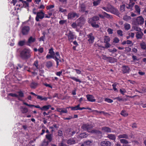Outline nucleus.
<instances>
[{
  "label": "nucleus",
  "mask_w": 146,
  "mask_h": 146,
  "mask_svg": "<svg viewBox=\"0 0 146 146\" xmlns=\"http://www.w3.org/2000/svg\"><path fill=\"white\" fill-rule=\"evenodd\" d=\"M92 127V125L87 123L84 124L82 126V129L84 130L87 131L88 132L92 133H96L97 135H101V132L98 130L94 129L91 130Z\"/></svg>",
  "instance_id": "1"
},
{
  "label": "nucleus",
  "mask_w": 146,
  "mask_h": 146,
  "mask_svg": "<svg viewBox=\"0 0 146 146\" xmlns=\"http://www.w3.org/2000/svg\"><path fill=\"white\" fill-rule=\"evenodd\" d=\"M21 57L24 59H28L31 57V50L29 49L25 48L20 53Z\"/></svg>",
  "instance_id": "2"
},
{
  "label": "nucleus",
  "mask_w": 146,
  "mask_h": 146,
  "mask_svg": "<svg viewBox=\"0 0 146 146\" xmlns=\"http://www.w3.org/2000/svg\"><path fill=\"white\" fill-rule=\"evenodd\" d=\"M144 19L142 16H139L134 21V24L136 26L143 25L144 23Z\"/></svg>",
  "instance_id": "3"
},
{
  "label": "nucleus",
  "mask_w": 146,
  "mask_h": 146,
  "mask_svg": "<svg viewBox=\"0 0 146 146\" xmlns=\"http://www.w3.org/2000/svg\"><path fill=\"white\" fill-rule=\"evenodd\" d=\"M85 20L84 17L83 15H82L76 21V23L78 25L79 27H81L84 25Z\"/></svg>",
  "instance_id": "4"
},
{
  "label": "nucleus",
  "mask_w": 146,
  "mask_h": 146,
  "mask_svg": "<svg viewBox=\"0 0 146 146\" xmlns=\"http://www.w3.org/2000/svg\"><path fill=\"white\" fill-rule=\"evenodd\" d=\"M79 16V14L74 12L69 13L68 15V19H72L75 17H78Z\"/></svg>",
  "instance_id": "5"
},
{
  "label": "nucleus",
  "mask_w": 146,
  "mask_h": 146,
  "mask_svg": "<svg viewBox=\"0 0 146 146\" xmlns=\"http://www.w3.org/2000/svg\"><path fill=\"white\" fill-rule=\"evenodd\" d=\"M44 14L41 11L40 12H37L35 18L36 20L37 21H39V19H42L44 17Z\"/></svg>",
  "instance_id": "6"
},
{
  "label": "nucleus",
  "mask_w": 146,
  "mask_h": 146,
  "mask_svg": "<svg viewBox=\"0 0 146 146\" xmlns=\"http://www.w3.org/2000/svg\"><path fill=\"white\" fill-rule=\"evenodd\" d=\"M108 12H110L114 14H115L117 12V10L110 4L108 5Z\"/></svg>",
  "instance_id": "7"
},
{
  "label": "nucleus",
  "mask_w": 146,
  "mask_h": 146,
  "mask_svg": "<svg viewBox=\"0 0 146 146\" xmlns=\"http://www.w3.org/2000/svg\"><path fill=\"white\" fill-rule=\"evenodd\" d=\"M30 28L29 26H24L21 29V32L23 35H27L30 31Z\"/></svg>",
  "instance_id": "8"
},
{
  "label": "nucleus",
  "mask_w": 146,
  "mask_h": 146,
  "mask_svg": "<svg viewBox=\"0 0 146 146\" xmlns=\"http://www.w3.org/2000/svg\"><path fill=\"white\" fill-rule=\"evenodd\" d=\"M88 38V41L90 44L93 43L94 41L95 38L93 36L92 33H90V34L87 35Z\"/></svg>",
  "instance_id": "9"
},
{
  "label": "nucleus",
  "mask_w": 146,
  "mask_h": 146,
  "mask_svg": "<svg viewBox=\"0 0 146 146\" xmlns=\"http://www.w3.org/2000/svg\"><path fill=\"white\" fill-rule=\"evenodd\" d=\"M111 142L108 141H101L100 143L101 146H111Z\"/></svg>",
  "instance_id": "10"
},
{
  "label": "nucleus",
  "mask_w": 146,
  "mask_h": 146,
  "mask_svg": "<svg viewBox=\"0 0 146 146\" xmlns=\"http://www.w3.org/2000/svg\"><path fill=\"white\" fill-rule=\"evenodd\" d=\"M68 39L70 41L72 42L74 38V35L73 33L71 31H70L68 35Z\"/></svg>",
  "instance_id": "11"
},
{
  "label": "nucleus",
  "mask_w": 146,
  "mask_h": 146,
  "mask_svg": "<svg viewBox=\"0 0 146 146\" xmlns=\"http://www.w3.org/2000/svg\"><path fill=\"white\" fill-rule=\"evenodd\" d=\"M35 38H33L32 36L30 37L28 39V41L26 42V44L27 45L30 46V44L33 42H34L35 41Z\"/></svg>",
  "instance_id": "12"
},
{
  "label": "nucleus",
  "mask_w": 146,
  "mask_h": 146,
  "mask_svg": "<svg viewBox=\"0 0 146 146\" xmlns=\"http://www.w3.org/2000/svg\"><path fill=\"white\" fill-rule=\"evenodd\" d=\"M87 100L90 102H94L96 101V99H94V97L92 95L88 94L86 96Z\"/></svg>",
  "instance_id": "13"
},
{
  "label": "nucleus",
  "mask_w": 146,
  "mask_h": 146,
  "mask_svg": "<svg viewBox=\"0 0 146 146\" xmlns=\"http://www.w3.org/2000/svg\"><path fill=\"white\" fill-rule=\"evenodd\" d=\"M122 68L123 73H125L129 72L130 69L127 66H122Z\"/></svg>",
  "instance_id": "14"
},
{
  "label": "nucleus",
  "mask_w": 146,
  "mask_h": 146,
  "mask_svg": "<svg viewBox=\"0 0 146 146\" xmlns=\"http://www.w3.org/2000/svg\"><path fill=\"white\" fill-rule=\"evenodd\" d=\"M99 19V18L98 16H95L92 18L90 19L88 21V23H92V22H95Z\"/></svg>",
  "instance_id": "15"
},
{
  "label": "nucleus",
  "mask_w": 146,
  "mask_h": 146,
  "mask_svg": "<svg viewBox=\"0 0 146 146\" xmlns=\"http://www.w3.org/2000/svg\"><path fill=\"white\" fill-rule=\"evenodd\" d=\"M18 94L17 98L19 100L21 101V100L20 98H23L24 97V94L23 92L21 91H20L17 92Z\"/></svg>",
  "instance_id": "16"
},
{
  "label": "nucleus",
  "mask_w": 146,
  "mask_h": 146,
  "mask_svg": "<svg viewBox=\"0 0 146 146\" xmlns=\"http://www.w3.org/2000/svg\"><path fill=\"white\" fill-rule=\"evenodd\" d=\"M143 35V33L141 31L137 32L136 33V37L137 39H141Z\"/></svg>",
  "instance_id": "17"
},
{
  "label": "nucleus",
  "mask_w": 146,
  "mask_h": 146,
  "mask_svg": "<svg viewBox=\"0 0 146 146\" xmlns=\"http://www.w3.org/2000/svg\"><path fill=\"white\" fill-rule=\"evenodd\" d=\"M80 11L82 12L83 13L84 12V11L86 10V6L85 4H82L80 5Z\"/></svg>",
  "instance_id": "18"
},
{
  "label": "nucleus",
  "mask_w": 146,
  "mask_h": 146,
  "mask_svg": "<svg viewBox=\"0 0 146 146\" xmlns=\"http://www.w3.org/2000/svg\"><path fill=\"white\" fill-rule=\"evenodd\" d=\"M117 60L115 58L111 57H108V61L110 63H113L117 62Z\"/></svg>",
  "instance_id": "19"
},
{
  "label": "nucleus",
  "mask_w": 146,
  "mask_h": 146,
  "mask_svg": "<svg viewBox=\"0 0 146 146\" xmlns=\"http://www.w3.org/2000/svg\"><path fill=\"white\" fill-rule=\"evenodd\" d=\"M67 143L68 144L72 145L75 143L76 141L74 139L71 138L67 141Z\"/></svg>",
  "instance_id": "20"
},
{
  "label": "nucleus",
  "mask_w": 146,
  "mask_h": 146,
  "mask_svg": "<svg viewBox=\"0 0 146 146\" xmlns=\"http://www.w3.org/2000/svg\"><path fill=\"white\" fill-rule=\"evenodd\" d=\"M51 106L49 105L46 106H44L42 107H41V110L42 111H46L48 110L51 107Z\"/></svg>",
  "instance_id": "21"
},
{
  "label": "nucleus",
  "mask_w": 146,
  "mask_h": 146,
  "mask_svg": "<svg viewBox=\"0 0 146 146\" xmlns=\"http://www.w3.org/2000/svg\"><path fill=\"white\" fill-rule=\"evenodd\" d=\"M52 135L51 134H49L46 135V138L48 140V141L49 142H51L52 140Z\"/></svg>",
  "instance_id": "22"
},
{
  "label": "nucleus",
  "mask_w": 146,
  "mask_h": 146,
  "mask_svg": "<svg viewBox=\"0 0 146 146\" xmlns=\"http://www.w3.org/2000/svg\"><path fill=\"white\" fill-rule=\"evenodd\" d=\"M107 137L109 138L110 139L114 141H115L116 138L115 135L112 134L108 135Z\"/></svg>",
  "instance_id": "23"
},
{
  "label": "nucleus",
  "mask_w": 146,
  "mask_h": 146,
  "mask_svg": "<svg viewBox=\"0 0 146 146\" xmlns=\"http://www.w3.org/2000/svg\"><path fill=\"white\" fill-rule=\"evenodd\" d=\"M118 137L119 139L121 138H123L126 139H128V135L126 134L120 135L118 136Z\"/></svg>",
  "instance_id": "24"
},
{
  "label": "nucleus",
  "mask_w": 146,
  "mask_h": 146,
  "mask_svg": "<svg viewBox=\"0 0 146 146\" xmlns=\"http://www.w3.org/2000/svg\"><path fill=\"white\" fill-rule=\"evenodd\" d=\"M37 98L40 100H44L45 101H46L48 99V98L46 97H43L42 96L38 95L37 96Z\"/></svg>",
  "instance_id": "25"
},
{
  "label": "nucleus",
  "mask_w": 146,
  "mask_h": 146,
  "mask_svg": "<svg viewBox=\"0 0 146 146\" xmlns=\"http://www.w3.org/2000/svg\"><path fill=\"white\" fill-rule=\"evenodd\" d=\"M21 109H22L21 110L22 112L23 113H27L28 111V109L26 108L21 106Z\"/></svg>",
  "instance_id": "26"
},
{
  "label": "nucleus",
  "mask_w": 146,
  "mask_h": 146,
  "mask_svg": "<svg viewBox=\"0 0 146 146\" xmlns=\"http://www.w3.org/2000/svg\"><path fill=\"white\" fill-rule=\"evenodd\" d=\"M102 14L104 15V17H106L107 18H110L111 17V16L110 15L108 14L105 12L103 11L102 12Z\"/></svg>",
  "instance_id": "27"
},
{
  "label": "nucleus",
  "mask_w": 146,
  "mask_h": 146,
  "mask_svg": "<svg viewBox=\"0 0 146 146\" xmlns=\"http://www.w3.org/2000/svg\"><path fill=\"white\" fill-rule=\"evenodd\" d=\"M26 42L25 40L20 41L18 42V45L20 46H23L25 44Z\"/></svg>",
  "instance_id": "28"
},
{
  "label": "nucleus",
  "mask_w": 146,
  "mask_h": 146,
  "mask_svg": "<svg viewBox=\"0 0 146 146\" xmlns=\"http://www.w3.org/2000/svg\"><path fill=\"white\" fill-rule=\"evenodd\" d=\"M124 27L126 30H128L130 28V26L129 24L125 23L124 24Z\"/></svg>",
  "instance_id": "29"
},
{
  "label": "nucleus",
  "mask_w": 146,
  "mask_h": 146,
  "mask_svg": "<svg viewBox=\"0 0 146 146\" xmlns=\"http://www.w3.org/2000/svg\"><path fill=\"white\" fill-rule=\"evenodd\" d=\"M38 85V84L37 83H36L34 82H32L30 85V86L31 88H35Z\"/></svg>",
  "instance_id": "30"
},
{
  "label": "nucleus",
  "mask_w": 146,
  "mask_h": 146,
  "mask_svg": "<svg viewBox=\"0 0 146 146\" xmlns=\"http://www.w3.org/2000/svg\"><path fill=\"white\" fill-rule=\"evenodd\" d=\"M52 66V62L50 61H47L46 63V66L48 68H49Z\"/></svg>",
  "instance_id": "31"
},
{
  "label": "nucleus",
  "mask_w": 146,
  "mask_h": 146,
  "mask_svg": "<svg viewBox=\"0 0 146 146\" xmlns=\"http://www.w3.org/2000/svg\"><path fill=\"white\" fill-rule=\"evenodd\" d=\"M135 11H137V13L139 14L140 12V9L139 6L137 5H135Z\"/></svg>",
  "instance_id": "32"
},
{
  "label": "nucleus",
  "mask_w": 146,
  "mask_h": 146,
  "mask_svg": "<svg viewBox=\"0 0 146 146\" xmlns=\"http://www.w3.org/2000/svg\"><path fill=\"white\" fill-rule=\"evenodd\" d=\"M102 129L105 131H106V132H111L110 129L108 127H104L102 128Z\"/></svg>",
  "instance_id": "33"
},
{
  "label": "nucleus",
  "mask_w": 146,
  "mask_h": 146,
  "mask_svg": "<svg viewBox=\"0 0 146 146\" xmlns=\"http://www.w3.org/2000/svg\"><path fill=\"white\" fill-rule=\"evenodd\" d=\"M91 24L92 26L94 27L98 28L99 27V26L98 24H97L95 22H92V23H88Z\"/></svg>",
  "instance_id": "34"
},
{
  "label": "nucleus",
  "mask_w": 146,
  "mask_h": 146,
  "mask_svg": "<svg viewBox=\"0 0 146 146\" xmlns=\"http://www.w3.org/2000/svg\"><path fill=\"white\" fill-rule=\"evenodd\" d=\"M104 43L108 42L110 41L109 37L107 36H105L104 38Z\"/></svg>",
  "instance_id": "35"
},
{
  "label": "nucleus",
  "mask_w": 146,
  "mask_h": 146,
  "mask_svg": "<svg viewBox=\"0 0 146 146\" xmlns=\"http://www.w3.org/2000/svg\"><path fill=\"white\" fill-rule=\"evenodd\" d=\"M135 4V3H133L131 4L129 3L128 4V6L126 7L127 9H130L131 11L132 10V7Z\"/></svg>",
  "instance_id": "36"
},
{
  "label": "nucleus",
  "mask_w": 146,
  "mask_h": 146,
  "mask_svg": "<svg viewBox=\"0 0 146 146\" xmlns=\"http://www.w3.org/2000/svg\"><path fill=\"white\" fill-rule=\"evenodd\" d=\"M49 143V141H46L45 140H44L41 146H48Z\"/></svg>",
  "instance_id": "37"
},
{
  "label": "nucleus",
  "mask_w": 146,
  "mask_h": 146,
  "mask_svg": "<svg viewBox=\"0 0 146 146\" xmlns=\"http://www.w3.org/2000/svg\"><path fill=\"white\" fill-rule=\"evenodd\" d=\"M140 46L142 49L144 50L146 49V44L144 42L140 43Z\"/></svg>",
  "instance_id": "38"
},
{
  "label": "nucleus",
  "mask_w": 146,
  "mask_h": 146,
  "mask_svg": "<svg viewBox=\"0 0 146 146\" xmlns=\"http://www.w3.org/2000/svg\"><path fill=\"white\" fill-rule=\"evenodd\" d=\"M71 26L73 28L75 29L77 28L78 27H79V25L76 23V21L75 23H74L72 24Z\"/></svg>",
  "instance_id": "39"
},
{
  "label": "nucleus",
  "mask_w": 146,
  "mask_h": 146,
  "mask_svg": "<svg viewBox=\"0 0 146 146\" xmlns=\"http://www.w3.org/2000/svg\"><path fill=\"white\" fill-rule=\"evenodd\" d=\"M88 136V134H86V133H83L80 134V137L82 138H86Z\"/></svg>",
  "instance_id": "40"
},
{
  "label": "nucleus",
  "mask_w": 146,
  "mask_h": 146,
  "mask_svg": "<svg viewBox=\"0 0 146 146\" xmlns=\"http://www.w3.org/2000/svg\"><path fill=\"white\" fill-rule=\"evenodd\" d=\"M120 114L121 115L124 117L128 115V114L127 113L126 111L124 110H122Z\"/></svg>",
  "instance_id": "41"
},
{
  "label": "nucleus",
  "mask_w": 146,
  "mask_h": 146,
  "mask_svg": "<svg viewBox=\"0 0 146 146\" xmlns=\"http://www.w3.org/2000/svg\"><path fill=\"white\" fill-rule=\"evenodd\" d=\"M120 141L121 143L124 144H125L126 145L128 143L127 140L125 139H121L120 140Z\"/></svg>",
  "instance_id": "42"
},
{
  "label": "nucleus",
  "mask_w": 146,
  "mask_h": 146,
  "mask_svg": "<svg viewBox=\"0 0 146 146\" xmlns=\"http://www.w3.org/2000/svg\"><path fill=\"white\" fill-rule=\"evenodd\" d=\"M92 141L88 140L84 142V144L88 145H90L92 143Z\"/></svg>",
  "instance_id": "43"
},
{
  "label": "nucleus",
  "mask_w": 146,
  "mask_h": 146,
  "mask_svg": "<svg viewBox=\"0 0 146 146\" xmlns=\"http://www.w3.org/2000/svg\"><path fill=\"white\" fill-rule=\"evenodd\" d=\"M70 78L75 81L76 82H79L80 83H81L82 82V81L80 80L79 79H77L76 77H70Z\"/></svg>",
  "instance_id": "44"
},
{
  "label": "nucleus",
  "mask_w": 146,
  "mask_h": 146,
  "mask_svg": "<svg viewBox=\"0 0 146 146\" xmlns=\"http://www.w3.org/2000/svg\"><path fill=\"white\" fill-rule=\"evenodd\" d=\"M22 3H23V7H24L26 8L27 7H29V3L26 1H23Z\"/></svg>",
  "instance_id": "45"
},
{
  "label": "nucleus",
  "mask_w": 146,
  "mask_h": 146,
  "mask_svg": "<svg viewBox=\"0 0 146 146\" xmlns=\"http://www.w3.org/2000/svg\"><path fill=\"white\" fill-rule=\"evenodd\" d=\"M105 47L102 46V47L103 48H108L110 47L111 46L109 42L105 43Z\"/></svg>",
  "instance_id": "46"
},
{
  "label": "nucleus",
  "mask_w": 146,
  "mask_h": 146,
  "mask_svg": "<svg viewBox=\"0 0 146 146\" xmlns=\"http://www.w3.org/2000/svg\"><path fill=\"white\" fill-rule=\"evenodd\" d=\"M131 18L130 16H127V15L124 16L123 18V19L125 21H127L130 19Z\"/></svg>",
  "instance_id": "47"
},
{
  "label": "nucleus",
  "mask_w": 146,
  "mask_h": 146,
  "mask_svg": "<svg viewBox=\"0 0 146 146\" xmlns=\"http://www.w3.org/2000/svg\"><path fill=\"white\" fill-rule=\"evenodd\" d=\"M115 99H117V100L119 101H126L127 100V99H126L121 98L119 97H118L116 98Z\"/></svg>",
  "instance_id": "48"
},
{
  "label": "nucleus",
  "mask_w": 146,
  "mask_h": 146,
  "mask_svg": "<svg viewBox=\"0 0 146 146\" xmlns=\"http://www.w3.org/2000/svg\"><path fill=\"white\" fill-rule=\"evenodd\" d=\"M117 33L118 35H119L120 36H122L123 35V32L121 30H118L117 31Z\"/></svg>",
  "instance_id": "49"
},
{
  "label": "nucleus",
  "mask_w": 146,
  "mask_h": 146,
  "mask_svg": "<svg viewBox=\"0 0 146 146\" xmlns=\"http://www.w3.org/2000/svg\"><path fill=\"white\" fill-rule=\"evenodd\" d=\"M42 34L43 35V36L41 37L40 38L39 41H44V40L45 38V33H43Z\"/></svg>",
  "instance_id": "50"
},
{
  "label": "nucleus",
  "mask_w": 146,
  "mask_h": 146,
  "mask_svg": "<svg viewBox=\"0 0 146 146\" xmlns=\"http://www.w3.org/2000/svg\"><path fill=\"white\" fill-rule=\"evenodd\" d=\"M46 58L48 59H50L51 58H54V55H52L51 54L50 55L48 54L46 56Z\"/></svg>",
  "instance_id": "51"
},
{
  "label": "nucleus",
  "mask_w": 146,
  "mask_h": 146,
  "mask_svg": "<svg viewBox=\"0 0 146 146\" xmlns=\"http://www.w3.org/2000/svg\"><path fill=\"white\" fill-rule=\"evenodd\" d=\"M71 128H68L65 131V132L67 134L70 135L71 132Z\"/></svg>",
  "instance_id": "52"
},
{
  "label": "nucleus",
  "mask_w": 146,
  "mask_h": 146,
  "mask_svg": "<svg viewBox=\"0 0 146 146\" xmlns=\"http://www.w3.org/2000/svg\"><path fill=\"white\" fill-rule=\"evenodd\" d=\"M9 96H11L13 97H15L17 98L18 97L17 94H13L12 93H9L8 94Z\"/></svg>",
  "instance_id": "53"
},
{
  "label": "nucleus",
  "mask_w": 146,
  "mask_h": 146,
  "mask_svg": "<svg viewBox=\"0 0 146 146\" xmlns=\"http://www.w3.org/2000/svg\"><path fill=\"white\" fill-rule=\"evenodd\" d=\"M119 40L117 37H115L113 39V42L115 43H118L119 42Z\"/></svg>",
  "instance_id": "54"
},
{
  "label": "nucleus",
  "mask_w": 146,
  "mask_h": 146,
  "mask_svg": "<svg viewBox=\"0 0 146 146\" xmlns=\"http://www.w3.org/2000/svg\"><path fill=\"white\" fill-rule=\"evenodd\" d=\"M49 53H50L52 55H54V52L53 51V49L52 48H51L49 50Z\"/></svg>",
  "instance_id": "55"
},
{
  "label": "nucleus",
  "mask_w": 146,
  "mask_h": 146,
  "mask_svg": "<svg viewBox=\"0 0 146 146\" xmlns=\"http://www.w3.org/2000/svg\"><path fill=\"white\" fill-rule=\"evenodd\" d=\"M100 3V0H97L96 1H95L93 2L94 6H97Z\"/></svg>",
  "instance_id": "56"
},
{
  "label": "nucleus",
  "mask_w": 146,
  "mask_h": 146,
  "mask_svg": "<svg viewBox=\"0 0 146 146\" xmlns=\"http://www.w3.org/2000/svg\"><path fill=\"white\" fill-rule=\"evenodd\" d=\"M125 5H123L120 6V10L122 12H123L125 10Z\"/></svg>",
  "instance_id": "57"
},
{
  "label": "nucleus",
  "mask_w": 146,
  "mask_h": 146,
  "mask_svg": "<svg viewBox=\"0 0 146 146\" xmlns=\"http://www.w3.org/2000/svg\"><path fill=\"white\" fill-rule=\"evenodd\" d=\"M105 101L108 103H111L113 102V101L112 100L107 98H106L105 99Z\"/></svg>",
  "instance_id": "58"
},
{
  "label": "nucleus",
  "mask_w": 146,
  "mask_h": 146,
  "mask_svg": "<svg viewBox=\"0 0 146 146\" xmlns=\"http://www.w3.org/2000/svg\"><path fill=\"white\" fill-rule=\"evenodd\" d=\"M113 30L110 28H109L107 30V31L109 34H112L113 33Z\"/></svg>",
  "instance_id": "59"
},
{
  "label": "nucleus",
  "mask_w": 146,
  "mask_h": 146,
  "mask_svg": "<svg viewBox=\"0 0 146 146\" xmlns=\"http://www.w3.org/2000/svg\"><path fill=\"white\" fill-rule=\"evenodd\" d=\"M116 85H117L115 83H114L112 84V86L113 87V88L114 90L115 91H117V92H118V91L117 90V89L116 88Z\"/></svg>",
  "instance_id": "60"
},
{
  "label": "nucleus",
  "mask_w": 146,
  "mask_h": 146,
  "mask_svg": "<svg viewBox=\"0 0 146 146\" xmlns=\"http://www.w3.org/2000/svg\"><path fill=\"white\" fill-rule=\"evenodd\" d=\"M58 135L59 136H61L62 135H63V133H62V131L61 130H59L58 131Z\"/></svg>",
  "instance_id": "61"
},
{
  "label": "nucleus",
  "mask_w": 146,
  "mask_h": 146,
  "mask_svg": "<svg viewBox=\"0 0 146 146\" xmlns=\"http://www.w3.org/2000/svg\"><path fill=\"white\" fill-rule=\"evenodd\" d=\"M38 61L37 60H36L35 62L33 64V65L35 66L37 68H38Z\"/></svg>",
  "instance_id": "62"
},
{
  "label": "nucleus",
  "mask_w": 146,
  "mask_h": 146,
  "mask_svg": "<svg viewBox=\"0 0 146 146\" xmlns=\"http://www.w3.org/2000/svg\"><path fill=\"white\" fill-rule=\"evenodd\" d=\"M66 22V21L61 20L60 21L59 23L60 25H63Z\"/></svg>",
  "instance_id": "63"
},
{
  "label": "nucleus",
  "mask_w": 146,
  "mask_h": 146,
  "mask_svg": "<svg viewBox=\"0 0 146 146\" xmlns=\"http://www.w3.org/2000/svg\"><path fill=\"white\" fill-rule=\"evenodd\" d=\"M62 70H61V71L58 72H57L56 74V75L58 76H61V75H62Z\"/></svg>",
  "instance_id": "64"
}]
</instances>
